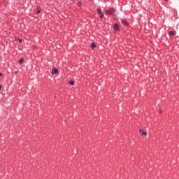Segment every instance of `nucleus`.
I'll return each mask as SVG.
<instances>
[{"instance_id": "nucleus-1", "label": "nucleus", "mask_w": 179, "mask_h": 179, "mask_svg": "<svg viewBox=\"0 0 179 179\" xmlns=\"http://www.w3.org/2000/svg\"><path fill=\"white\" fill-rule=\"evenodd\" d=\"M106 15H114L115 13V10L114 8H109L106 11Z\"/></svg>"}, {"instance_id": "nucleus-12", "label": "nucleus", "mask_w": 179, "mask_h": 179, "mask_svg": "<svg viewBox=\"0 0 179 179\" xmlns=\"http://www.w3.org/2000/svg\"><path fill=\"white\" fill-rule=\"evenodd\" d=\"M78 5H79V6H82V5H83V3H82V1H79Z\"/></svg>"}, {"instance_id": "nucleus-2", "label": "nucleus", "mask_w": 179, "mask_h": 179, "mask_svg": "<svg viewBox=\"0 0 179 179\" xmlns=\"http://www.w3.org/2000/svg\"><path fill=\"white\" fill-rule=\"evenodd\" d=\"M52 75H57L58 73V69H53L51 71Z\"/></svg>"}, {"instance_id": "nucleus-6", "label": "nucleus", "mask_w": 179, "mask_h": 179, "mask_svg": "<svg viewBox=\"0 0 179 179\" xmlns=\"http://www.w3.org/2000/svg\"><path fill=\"white\" fill-rule=\"evenodd\" d=\"M169 36L170 37H173V36H176V34L174 33V31H170L169 32Z\"/></svg>"}, {"instance_id": "nucleus-8", "label": "nucleus", "mask_w": 179, "mask_h": 179, "mask_svg": "<svg viewBox=\"0 0 179 179\" xmlns=\"http://www.w3.org/2000/svg\"><path fill=\"white\" fill-rule=\"evenodd\" d=\"M97 12H98V13L99 14V15H101V13H103L102 12H101V9H100V8H97Z\"/></svg>"}, {"instance_id": "nucleus-10", "label": "nucleus", "mask_w": 179, "mask_h": 179, "mask_svg": "<svg viewBox=\"0 0 179 179\" xmlns=\"http://www.w3.org/2000/svg\"><path fill=\"white\" fill-rule=\"evenodd\" d=\"M104 17V14L102 13L100 14V18L103 19Z\"/></svg>"}, {"instance_id": "nucleus-18", "label": "nucleus", "mask_w": 179, "mask_h": 179, "mask_svg": "<svg viewBox=\"0 0 179 179\" xmlns=\"http://www.w3.org/2000/svg\"><path fill=\"white\" fill-rule=\"evenodd\" d=\"M165 1H167V0H165Z\"/></svg>"}, {"instance_id": "nucleus-17", "label": "nucleus", "mask_w": 179, "mask_h": 179, "mask_svg": "<svg viewBox=\"0 0 179 179\" xmlns=\"http://www.w3.org/2000/svg\"><path fill=\"white\" fill-rule=\"evenodd\" d=\"M72 1V2H75V0H71Z\"/></svg>"}, {"instance_id": "nucleus-5", "label": "nucleus", "mask_w": 179, "mask_h": 179, "mask_svg": "<svg viewBox=\"0 0 179 179\" xmlns=\"http://www.w3.org/2000/svg\"><path fill=\"white\" fill-rule=\"evenodd\" d=\"M139 132H140V134H141V136H142V135H145V136L148 135V133L146 131H143V130H142V129H140Z\"/></svg>"}, {"instance_id": "nucleus-7", "label": "nucleus", "mask_w": 179, "mask_h": 179, "mask_svg": "<svg viewBox=\"0 0 179 179\" xmlns=\"http://www.w3.org/2000/svg\"><path fill=\"white\" fill-rule=\"evenodd\" d=\"M69 85H71V86H73V85H75V81H73V80H70V81H69Z\"/></svg>"}, {"instance_id": "nucleus-14", "label": "nucleus", "mask_w": 179, "mask_h": 179, "mask_svg": "<svg viewBox=\"0 0 179 179\" xmlns=\"http://www.w3.org/2000/svg\"><path fill=\"white\" fill-rule=\"evenodd\" d=\"M19 41H20V43H22V39H17Z\"/></svg>"}, {"instance_id": "nucleus-13", "label": "nucleus", "mask_w": 179, "mask_h": 179, "mask_svg": "<svg viewBox=\"0 0 179 179\" xmlns=\"http://www.w3.org/2000/svg\"><path fill=\"white\" fill-rule=\"evenodd\" d=\"M40 12H41V10L40 9L37 10V13H40Z\"/></svg>"}, {"instance_id": "nucleus-15", "label": "nucleus", "mask_w": 179, "mask_h": 179, "mask_svg": "<svg viewBox=\"0 0 179 179\" xmlns=\"http://www.w3.org/2000/svg\"><path fill=\"white\" fill-rule=\"evenodd\" d=\"M2 90V85H0V90Z\"/></svg>"}, {"instance_id": "nucleus-3", "label": "nucleus", "mask_w": 179, "mask_h": 179, "mask_svg": "<svg viewBox=\"0 0 179 179\" xmlns=\"http://www.w3.org/2000/svg\"><path fill=\"white\" fill-rule=\"evenodd\" d=\"M113 29L116 31H118V30H120V27H118V24H115L113 25Z\"/></svg>"}, {"instance_id": "nucleus-4", "label": "nucleus", "mask_w": 179, "mask_h": 179, "mask_svg": "<svg viewBox=\"0 0 179 179\" xmlns=\"http://www.w3.org/2000/svg\"><path fill=\"white\" fill-rule=\"evenodd\" d=\"M120 22L121 23H122V24H124V26H127L128 24V22H127V21L124 19H120Z\"/></svg>"}, {"instance_id": "nucleus-9", "label": "nucleus", "mask_w": 179, "mask_h": 179, "mask_svg": "<svg viewBox=\"0 0 179 179\" xmlns=\"http://www.w3.org/2000/svg\"><path fill=\"white\" fill-rule=\"evenodd\" d=\"M91 48H96V43H92V45H91Z\"/></svg>"}, {"instance_id": "nucleus-11", "label": "nucleus", "mask_w": 179, "mask_h": 179, "mask_svg": "<svg viewBox=\"0 0 179 179\" xmlns=\"http://www.w3.org/2000/svg\"><path fill=\"white\" fill-rule=\"evenodd\" d=\"M23 61H24L23 59H20L19 60V64H23Z\"/></svg>"}, {"instance_id": "nucleus-16", "label": "nucleus", "mask_w": 179, "mask_h": 179, "mask_svg": "<svg viewBox=\"0 0 179 179\" xmlns=\"http://www.w3.org/2000/svg\"><path fill=\"white\" fill-rule=\"evenodd\" d=\"M3 74L2 73H0V76H3Z\"/></svg>"}]
</instances>
